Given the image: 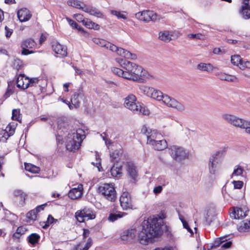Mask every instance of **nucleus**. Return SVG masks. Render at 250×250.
<instances>
[{
	"instance_id": "obj_43",
	"label": "nucleus",
	"mask_w": 250,
	"mask_h": 250,
	"mask_svg": "<svg viewBox=\"0 0 250 250\" xmlns=\"http://www.w3.org/2000/svg\"><path fill=\"white\" fill-rule=\"evenodd\" d=\"M81 3L82 2L78 0H69L67 2V3L69 6H71L78 9L82 8Z\"/></svg>"
},
{
	"instance_id": "obj_56",
	"label": "nucleus",
	"mask_w": 250,
	"mask_h": 250,
	"mask_svg": "<svg viewBox=\"0 0 250 250\" xmlns=\"http://www.w3.org/2000/svg\"><path fill=\"white\" fill-rule=\"evenodd\" d=\"M234 188L241 189L243 185V183L240 181H234L233 182Z\"/></svg>"
},
{
	"instance_id": "obj_32",
	"label": "nucleus",
	"mask_w": 250,
	"mask_h": 250,
	"mask_svg": "<svg viewBox=\"0 0 250 250\" xmlns=\"http://www.w3.org/2000/svg\"><path fill=\"white\" fill-rule=\"evenodd\" d=\"M83 23L87 28L94 30H99L100 25L88 19L83 20L82 21Z\"/></svg>"
},
{
	"instance_id": "obj_36",
	"label": "nucleus",
	"mask_w": 250,
	"mask_h": 250,
	"mask_svg": "<svg viewBox=\"0 0 250 250\" xmlns=\"http://www.w3.org/2000/svg\"><path fill=\"white\" fill-rule=\"evenodd\" d=\"M126 213L122 212H118L115 213H110L108 216V220L111 222H114L119 218L125 216Z\"/></svg>"
},
{
	"instance_id": "obj_33",
	"label": "nucleus",
	"mask_w": 250,
	"mask_h": 250,
	"mask_svg": "<svg viewBox=\"0 0 250 250\" xmlns=\"http://www.w3.org/2000/svg\"><path fill=\"white\" fill-rule=\"evenodd\" d=\"M240 13L243 19L247 20L250 18V7L244 5L242 6Z\"/></svg>"
},
{
	"instance_id": "obj_34",
	"label": "nucleus",
	"mask_w": 250,
	"mask_h": 250,
	"mask_svg": "<svg viewBox=\"0 0 250 250\" xmlns=\"http://www.w3.org/2000/svg\"><path fill=\"white\" fill-rule=\"evenodd\" d=\"M159 38L160 40L166 42H168L171 40V36L169 31H163L159 33Z\"/></svg>"
},
{
	"instance_id": "obj_59",
	"label": "nucleus",
	"mask_w": 250,
	"mask_h": 250,
	"mask_svg": "<svg viewBox=\"0 0 250 250\" xmlns=\"http://www.w3.org/2000/svg\"><path fill=\"white\" fill-rule=\"evenodd\" d=\"M163 190V186H158L154 187L153 189V192L155 194H158L162 192Z\"/></svg>"
},
{
	"instance_id": "obj_20",
	"label": "nucleus",
	"mask_w": 250,
	"mask_h": 250,
	"mask_svg": "<svg viewBox=\"0 0 250 250\" xmlns=\"http://www.w3.org/2000/svg\"><path fill=\"white\" fill-rule=\"evenodd\" d=\"M126 169L129 176L135 181L138 176L136 167L134 164L131 162H127Z\"/></svg>"
},
{
	"instance_id": "obj_6",
	"label": "nucleus",
	"mask_w": 250,
	"mask_h": 250,
	"mask_svg": "<svg viewBox=\"0 0 250 250\" xmlns=\"http://www.w3.org/2000/svg\"><path fill=\"white\" fill-rule=\"evenodd\" d=\"M168 152L172 158L177 162H181L188 158V153L183 147L171 146L168 148Z\"/></svg>"
},
{
	"instance_id": "obj_51",
	"label": "nucleus",
	"mask_w": 250,
	"mask_h": 250,
	"mask_svg": "<svg viewBox=\"0 0 250 250\" xmlns=\"http://www.w3.org/2000/svg\"><path fill=\"white\" fill-rule=\"evenodd\" d=\"M243 172V169L240 166H237V168H235L232 173L231 176H241L242 175Z\"/></svg>"
},
{
	"instance_id": "obj_28",
	"label": "nucleus",
	"mask_w": 250,
	"mask_h": 250,
	"mask_svg": "<svg viewBox=\"0 0 250 250\" xmlns=\"http://www.w3.org/2000/svg\"><path fill=\"white\" fill-rule=\"evenodd\" d=\"M214 67L209 63H206L201 62L197 65V69L202 71L211 72L214 69Z\"/></svg>"
},
{
	"instance_id": "obj_4",
	"label": "nucleus",
	"mask_w": 250,
	"mask_h": 250,
	"mask_svg": "<svg viewBox=\"0 0 250 250\" xmlns=\"http://www.w3.org/2000/svg\"><path fill=\"white\" fill-rule=\"evenodd\" d=\"M98 192L110 202H113L117 200V193L112 183L101 184L98 187Z\"/></svg>"
},
{
	"instance_id": "obj_29",
	"label": "nucleus",
	"mask_w": 250,
	"mask_h": 250,
	"mask_svg": "<svg viewBox=\"0 0 250 250\" xmlns=\"http://www.w3.org/2000/svg\"><path fill=\"white\" fill-rule=\"evenodd\" d=\"M16 83L17 87L22 89L28 88V83L25 82V77L24 75L21 74L18 77Z\"/></svg>"
},
{
	"instance_id": "obj_53",
	"label": "nucleus",
	"mask_w": 250,
	"mask_h": 250,
	"mask_svg": "<svg viewBox=\"0 0 250 250\" xmlns=\"http://www.w3.org/2000/svg\"><path fill=\"white\" fill-rule=\"evenodd\" d=\"M95 157H96V159L97 162L96 163L92 162V164L93 166H96L98 168L99 170L100 171V167L101 166V158H100V155L97 153V152H96V153L95 154Z\"/></svg>"
},
{
	"instance_id": "obj_52",
	"label": "nucleus",
	"mask_w": 250,
	"mask_h": 250,
	"mask_svg": "<svg viewBox=\"0 0 250 250\" xmlns=\"http://www.w3.org/2000/svg\"><path fill=\"white\" fill-rule=\"evenodd\" d=\"M111 13L112 15L116 16L118 18H122L123 19H125L126 18V16L125 15H124L123 13L119 11H117L116 10H111Z\"/></svg>"
},
{
	"instance_id": "obj_45",
	"label": "nucleus",
	"mask_w": 250,
	"mask_h": 250,
	"mask_svg": "<svg viewBox=\"0 0 250 250\" xmlns=\"http://www.w3.org/2000/svg\"><path fill=\"white\" fill-rule=\"evenodd\" d=\"M226 237L227 236H223L216 238L212 244L213 247H217L220 245H222L223 243L227 240Z\"/></svg>"
},
{
	"instance_id": "obj_41",
	"label": "nucleus",
	"mask_w": 250,
	"mask_h": 250,
	"mask_svg": "<svg viewBox=\"0 0 250 250\" xmlns=\"http://www.w3.org/2000/svg\"><path fill=\"white\" fill-rule=\"evenodd\" d=\"M250 228V221H244L241 223L240 226L238 229V230L240 232H245Z\"/></svg>"
},
{
	"instance_id": "obj_50",
	"label": "nucleus",
	"mask_w": 250,
	"mask_h": 250,
	"mask_svg": "<svg viewBox=\"0 0 250 250\" xmlns=\"http://www.w3.org/2000/svg\"><path fill=\"white\" fill-rule=\"evenodd\" d=\"M188 37L192 39H197L199 40H205L206 38V37L205 35H202L200 33L198 34H190L188 35Z\"/></svg>"
},
{
	"instance_id": "obj_23",
	"label": "nucleus",
	"mask_w": 250,
	"mask_h": 250,
	"mask_svg": "<svg viewBox=\"0 0 250 250\" xmlns=\"http://www.w3.org/2000/svg\"><path fill=\"white\" fill-rule=\"evenodd\" d=\"M54 51L62 57H65L67 55V47L59 43H56L52 45Z\"/></svg>"
},
{
	"instance_id": "obj_3",
	"label": "nucleus",
	"mask_w": 250,
	"mask_h": 250,
	"mask_svg": "<svg viewBox=\"0 0 250 250\" xmlns=\"http://www.w3.org/2000/svg\"><path fill=\"white\" fill-rule=\"evenodd\" d=\"M136 98L133 94L128 95L125 99L124 105L125 107L132 111L135 114L141 115H148L149 110L142 104L136 102Z\"/></svg>"
},
{
	"instance_id": "obj_27",
	"label": "nucleus",
	"mask_w": 250,
	"mask_h": 250,
	"mask_svg": "<svg viewBox=\"0 0 250 250\" xmlns=\"http://www.w3.org/2000/svg\"><path fill=\"white\" fill-rule=\"evenodd\" d=\"M216 76L221 80H224L228 82H237V78L233 75H228L226 73L220 72L217 73Z\"/></svg>"
},
{
	"instance_id": "obj_10",
	"label": "nucleus",
	"mask_w": 250,
	"mask_h": 250,
	"mask_svg": "<svg viewBox=\"0 0 250 250\" xmlns=\"http://www.w3.org/2000/svg\"><path fill=\"white\" fill-rule=\"evenodd\" d=\"M141 132L146 136L147 144L149 145L154 143L157 139H160L162 138L161 134L159 133L156 130L148 128L146 125L142 127Z\"/></svg>"
},
{
	"instance_id": "obj_63",
	"label": "nucleus",
	"mask_w": 250,
	"mask_h": 250,
	"mask_svg": "<svg viewBox=\"0 0 250 250\" xmlns=\"http://www.w3.org/2000/svg\"><path fill=\"white\" fill-rule=\"evenodd\" d=\"M13 90L11 89L8 88L5 93L4 95V97L6 99L13 93Z\"/></svg>"
},
{
	"instance_id": "obj_1",
	"label": "nucleus",
	"mask_w": 250,
	"mask_h": 250,
	"mask_svg": "<svg viewBox=\"0 0 250 250\" xmlns=\"http://www.w3.org/2000/svg\"><path fill=\"white\" fill-rule=\"evenodd\" d=\"M163 223L161 217L154 215L145 220L142 223V230L138 234V240L143 245L152 242L154 238L162 234Z\"/></svg>"
},
{
	"instance_id": "obj_5",
	"label": "nucleus",
	"mask_w": 250,
	"mask_h": 250,
	"mask_svg": "<svg viewBox=\"0 0 250 250\" xmlns=\"http://www.w3.org/2000/svg\"><path fill=\"white\" fill-rule=\"evenodd\" d=\"M222 118L228 124H230L236 127L241 129H245L247 127L250 121L241 118L234 114L229 113H224L222 115Z\"/></svg>"
},
{
	"instance_id": "obj_2",
	"label": "nucleus",
	"mask_w": 250,
	"mask_h": 250,
	"mask_svg": "<svg viewBox=\"0 0 250 250\" xmlns=\"http://www.w3.org/2000/svg\"><path fill=\"white\" fill-rule=\"evenodd\" d=\"M117 62L124 69L117 67L112 68L113 73L125 79L137 81L142 78H150L152 76L142 66L123 59H117Z\"/></svg>"
},
{
	"instance_id": "obj_55",
	"label": "nucleus",
	"mask_w": 250,
	"mask_h": 250,
	"mask_svg": "<svg viewBox=\"0 0 250 250\" xmlns=\"http://www.w3.org/2000/svg\"><path fill=\"white\" fill-rule=\"evenodd\" d=\"M5 37L6 38L8 39L11 37L12 34L13 33V29L8 28L7 26H5Z\"/></svg>"
},
{
	"instance_id": "obj_57",
	"label": "nucleus",
	"mask_w": 250,
	"mask_h": 250,
	"mask_svg": "<svg viewBox=\"0 0 250 250\" xmlns=\"http://www.w3.org/2000/svg\"><path fill=\"white\" fill-rule=\"evenodd\" d=\"M55 220L54 218L51 215H49L46 221V223L43 228H46L50 224L53 223V221Z\"/></svg>"
},
{
	"instance_id": "obj_61",
	"label": "nucleus",
	"mask_w": 250,
	"mask_h": 250,
	"mask_svg": "<svg viewBox=\"0 0 250 250\" xmlns=\"http://www.w3.org/2000/svg\"><path fill=\"white\" fill-rule=\"evenodd\" d=\"M27 48H22V50L21 51V54L24 55H27L30 54H32L33 53L32 51H29L27 49Z\"/></svg>"
},
{
	"instance_id": "obj_16",
	"label": "nucleus",
	"mask_w": 250,
	"mask_h": 250,
	"mask_svg": "<svg viewBox=\"0 0 250 250\" xmlns=\"http://www.w3.org/2000/svg\"><path fill=\"white\" fill-rule=\"evenodd\" d=\"M135 229H131L124 231L121 236V239L126 242L132 241L136 237L137 234H139Z\"/></svg>"
},
{
	"instance_id": "obj_47",
	"label": "nucleus",
	"mask_w": 250,
	"mask_h": 250,
	"mask_svg": "<svg viewBox=\"0 0 250 250\" xmlns=\"http://www.w3.org/2000/svg\"><path fill=\"white\" fill-rule=\"evenodd\" d=\"M91 15L94 16L97 18H103V14L97 8H91L89 13Z\"/></svg>"
},
{
	"instance_id": "obj_24",
	"label": "nucleus",
	"mask_w": 250,
	"mask_h": 250,
	"mask_svg": "<svg viewBox=\"0 0 250 250\" xmlns=\"http://www.w3.org/2000/svg\"><path fill=\"white\" fill-rule=\"evenodd\" d=\"M156 150L161 151L167 147V141L164 139H157L150 145Z\"/></svg>"
},
{
	"instance_id": "obj_12",
	"label": "nucleus",
	"mask_w": 250,
	"mask_h": 250,
	"mask_svg": "<svg viewBox=\"0 0 250 250\" xmlns=\"http://www.w3.org/2000/svg\"><path fill=\"white\" fill-rule=\"evenodd\" d=\"M162 102L168 107L174 108L179 112H183L185 110V106L183 104L167 95L164 96Z\"/></svg>"
},
{
	"instance_id": "obj_37",
	"label": "nucleus",
	"mask_w": 250,
	"mask_h": 250,
	"mask_svg": "<svg viewBox=\"0 0 250 250\" xmlns=\"http://www.w3.org/2000/svg\"><path fill=\"white\" fill-rule=\"evenodd\" d=\"M36 45V42L32 39L25 40L21 44V48H32Z\"/></svg>"
},
{
	"instance_id": "obj_62",
	"label": "nucleus",
	"mask_w": 250,
	"mask_h": 250,
	"mask_svg": "<svg viewBox=\"0 0 250 250\" xmlns=\"http://www.w3.org/2000/svg\"><path fill=\"white\" fill-rule=\"evenodd\" d=\"M21 65V62L20 60H19V59L15 60L14 65L15 66L17 69L18 70L20 68Z\"/></svg>"
},
{
	"instance_id": "obj_44",
	"label": "nucleus",
	"mask_w": 250,
	"mask_h": 250,
	"mask_svg": "<svg viewBox=\"0 0 250 250\" xmlns=\"http://www.w3.org/2000/svg\"><path fill=\"white\" fill-rule=\"evenodd\" d=\"M25 82L28 83V87L29 86H33L36 85L39 82V79L38 78H33L29 79L28 77H25Z\"/></svg>"
},
{
	"instance_id": "obj_19",
	"label": "nucleus",
	"mask_w": 250,
	"mask_h": 250,
	"mask_svg": "<svg viewBox=\"0 0 250 250\" xmlns=\"http://www.w3.org/2000/svg\"><path fill=\"white\" fill-rule=\"evenodd\" d=\"M83 185L80 184L78 188H72L68 193V197L73 200L77 199L81 197L83 193Z\"/></svg>"
},
{
	"instance_id": "obj_7",
	"label": "nucleus",
	"mask_w": 250,
	"mask_h": 250,
	"mask_svg": "<svg viewBox=\"0 0 250 250\" xmlns=\"http://www.w3.org/2000/svg\"><path fill=\"white\" fill-rule=\"evenodd\" d=\"M104 47L113 52H116L118 55L125 58L132 60H135L137 58L136 54H132L123 48L118 47L109 42H107Z\"/></svg>"
},
{
	"instance_id": "obj_22",
	"label": "nucleus",
	"mask_w": 250,
	"mask_h": 250,
	"mask_svg": "<svg viewBox=\"0 0 250 250\" xmlns=\"http://www.w3.org/2000/svg\"><path fill=\"white\" fill-rule=\"evenodd\" d=\"M83 96V91L81 89L78 90L75 92L71 97V101L73 105L76 108L80 106V100Z\"/></svg>"
},
{
	"instance_id": "obj_18",
	"label": "nucleus",
	"mask_w": 250,
	"mask_h": 250,
	"mask_svg": "<svg viewBox=\"0 0 250 250\" xmlns=\"http://www.w3.org/2000/svg\"><path fill=\"white\" fill-rule=\"evenodd\" d=\"M68 123L64 119H59L58 121L57 135L59 136H62L65 132H67Z\"/></svg>"
},
{
	"instance_id": "obj_8",
	"label": "nucleus",
	"mask_w": 250,
	"mask_h": 250,
	"mask_svg": "<svg viewBox=\"0 0 250 250\" xmlns=\"http://www.w3.org/2000/svg\"><path fill=\"white\" fill-rule=\"evenodd\" d=\"M75 216L79 222H84L94 219L96 217V214L92 209L86 207L82 210L77 211Z\"/></svg>"
},
{
	"instance_id": "obj_48",
	"label": "nucleus",
	"mask_w": 250,
	"mask_h": 250,
	"mask_svg": "<svg viewBox=\"0 0 250 250\" xmlns=\"http://www.w3.org/2000/svg\"><path fill=\"white\" fill-rule=\"evenodd\" d=\"M93 42L101 47H104L106 45L107 43L106 41L99 38H94L93 39Z\"/></svg>"
},
{
	"instance_id": "obj_9",
	"label": "nucleus",
	"mask_w": 250,
	"mask_h": 250,
	"mask_svg": "<svg viewBox=\"0 0 250 250\" xmlns=\"http://www.w3.org/2000/svg\"><path fill=\"white\" fill-rule=\"evenodd\" d=\"M220 151H217L212 154L209 158L208 168L210 174L215 175L218 171L220 165L222 163L221 160L219 158Z\"/></svg>"
},
{
	"instance_id": "obj_49",
	"label": "nucleus",
	"mask_w": 250,
	"mask_h": 250,
	"mask_svg": "<svg viewBox=\"0 0 250 250\" xmlns=\"http://www.w3.org/2000/svg\"><path fill=\"white\" fill-rule=\"evenodd\" d=\"M37 213L35 209H33L26 214V217L30 220H35L37 218Z\"/></svg>"
},
{
	"instance_id": "obj_31",
	"label": "nucleus",
	"mask_w": 250,
	"mask_h": 250,
	"mask_svg": "<svg viewBox=\"0 0 250 250\" xmlns=\"http://www.w3.org/2000/svg\"><path fill=\"white\" fill-rule=\"evenodd\" d=\"M40 239V236L36 233L29 235L27 237L28 242L32 246H35L38 243Z\"/></svg>"
},
{
	"instance_id": "obj_21",
	"label": "nucleus",
	"mask_w": 250,
	"mask_h": 250,
	"mask_svg": "<svg viewBox=\"0 0 250 250\" xmlns=\"http://www.w3.org/2000/svg\"><path fill=\"white\" fill-rule=\"evenodd\" d=\"M17 16L21 22H25L30 20L32 15L29 10L25 8L19 10Z\"/></svg>"
},
{
	"instance_id": "obj_42",
	"label": "nucleus",
	"mask_w": 250,
	"mask_h": 250,
	"mask_svg": "<svg viewBox=\"0 0 250 250\" xmlns=\"http://www.w3.org/2000/svg\"><path fill=\"white\" fill-rule=\"evenodd\" d=\"M12 119L21 122V117L20 114V110L18 109H14L12 111Z\"/></svg>"
},
{
	"instance_id": "obj_14",
	"label": "nucleus",
	"mask_w": 250,
	"mask_h": 250,
	"mask_svg": "<svg viewBox=\"0 0 250 250\" xmlns=\"http://www.w3.org/2000/svg\"><path fill=\"white\" fill-rule=\"evenodd\" d=\"M141 90H143L145 94L148 97H150L157 101H162L164 95L162 92L159 90L155 89L152 87H148L146 86H143Z\"/></svg>"
},
{
	"instance_id": "obj_30",
	"label": "nucleus",
	"mask_w": 250,
	"mask_h": 250,
	"mask_svg": "<svg viewBox=\"0 0 250 250\" xmlns=\"http://www.w3.org/2000/svg\"><path fill=\"white\" fill-rule=\"evenodd\" d=\"M110 173L113 177L120 176L122 174V166L114 164L110 168Z\"/></svg>"
},
{
	"instance_id": "obj_26",
	"label": "nucleus",
	"mask_w": 250,
	"mask_h": 250,
	"mask_svg": "<svg viewBox=\"0 0 250 250\" xmlns=\"http://www.w3.org/2000/svg\"><path fill=\"white\" fill-rule=\"evenodd\" d=\"M14 194L17 200H19V204L23 206L27 198V194L21 190H15Z\"/></svg>"
},
{
	"instance_id": "obj_13",
	"label": "nucleus",
	"mask_w": 250,
	"mask_h": 250,
	"mask_svg": "<svg viewBox=\"0 0 250 250\" xmlns=\"http://www.w3.org/2000/svg\"><path fill=\"white\" fill-rule=\"evenodd\" d=\"M81 141L77 140L73 134L68 133L66 140V148L67 150L72 151L79 149Z\"/></svg>"
},
{
	"instance_id": "obj_60",
	"label": "nucleus",
	"mask_w": 250,
	"mask_h": 250,
	"mask_svg": "<svg viewBox=\"0 0 250 250\" xmlns=\"http://www.w3.org/2000/svg\"><path fill=\"white\" fill-rule=\"evenodd\" d=\"M231 245H232V243L231 241H226L224 242V243H223L222 244V245H221V248H223V249H228V248H229L231 246Z\"/></svg>"
},
{
	"instance_id": "obj_35",
	"label": "nucleus",
	"mask_w": 250,
	"mask_h": 250,
	"mask_svg": "<svg viewBox=\"0 0 250 250\" xmlns=\"http://www.w3.org/2000/svg\"><path fill=\"white\" fill-rule=\"evenodd\" d=\"M24 167L26 171L33 173H38L40 170L39 167L29 163H24Z\"/></svg>"
},
{
	"instance_id": "obj_39",
	"label": "nucleus",
	"mask_w": 250,
	"mask_h": 250,
	"mask_svg": "<svg viewBox=\"0 0 250 250\" xmlns=\"http://www.w3.org/2000/svg\"><path fill=\"white\" fill-rule=\"evenodd\" d=\"M27 229L24 226H21L17 228L16 232L13 234V237L19 239L21 235L23 234L26 231Z\"/></svg>"
},
{
	"instance_id": "obj_17",
	"label": "nucleus",
	"mask_w": 250,
	"mask_h": 250,
	"mask_svg": "<svg viewBox=\"0 0 250 250\" xmlns=\"http://www.w3.org/2000/svg\"><path fill=\"white\" fill-rule=\"evenodd\" d=\"M17 124L10 123L6 126L5 130L2 131V136L1 137V140L6 141L10 136H12L15 131Z\"/></svg>"
},
{
	"instance_id": "obj_15",
	"label": "nucleus",
	"mask_w": 250,
	"mask_h": 250,
	"mask_svg": "<svg viewBox=\"0 0 250 250\" xmlns=\"http://www.w3.org/2000/svg\"><path fill=\"white\" fill-rule=\"evenodd\" d=\"M121 206L124 210L132 208V201L130 195L128 192H123L120 198Z\"/></svg>"
},
{
	"instance_id": "obj_40",
	"label": "nucleus",
	"mask_w": 250,
	"mask_h": 250,
	"mask_svg": "<svg viewBox=\"0 0 250 250\" xmlns=\"http://www.w3.org/2000/svg\"><path fill=\"white\" fill-rule=\"evenodd\" d=\"M231 62L234 65L238 66L239 64H243V60H242L240 56L238 55H235L232 56L231 57Z\"/></svg>"
},
{
	"instance_id": "obj_46",
	"label": "nucleus",
	"mask_w": 250,
	"mask_h": 250,
	"mask_svg": "<svg viewBox=\"0 0 250 250\" xmlns=\"http://www.w3.org/2000/svg\"><path fill=\"white\" fill-rule=\"evenodd\" d=\"M66 20H67V21L68 22L69 25L70 26H71L72 27L77 29L80 31L84 32V30H83V29L82 27H80L78 25V24L74 21H73L68 18H67Z\"/></svg>"
},
{
	"instance_id": "obj_58",
	"label": "nucleus",
	"mask_w": 250,
	"mask_h": 250,
	"mask_svg": "<svg viewBox=\"0 0 250 250\" xmlns=\"http://www.w3.org/2000/svg\"><path fill=\"white\" fill-rule=\"evenodd\" d=\"M92 239L91 238H89L85 244L84 247L83 248V250H88L92 245Z\"/></svg>"
},
{
	"instance_id": "obj_25",
	"label": "nucleus",
	"mask_w": 250,
	"mask_h": 250,
	"mask_svg": "<svg viewBox=\"0 0 250 250\" xmlns=\"http://www.w3.org/2000/svg\"><path fill=\"white\" fill-rule=\"evenodd\" d=\"M246 216L245 212L241 208L236 207L230 213V216L233 219H240Z\"/></svg>"
},
{
	"instance_id": "obj_54",
	"label": "nucleus",
	"mask_w": 250,
	"mask_h": 250,
	"mask_svg": "<svg viewBox=\"0 0 250 250\" xmlns=\"http://www.w3.org/2000/svg\"><path fill=\"white\" fill-rule=\"evenodd\" d=\"M110 159L112 162H114L116 161V159L119 156V151L117 150L114 151L113 152L111 153L110 154Z\"/></svg>"
},
{
	"instance_id": "obj_11",
	"label": "nucleus",
	"mask_w": 250,
	"mask_h": 250,
	"mask_svg": "<svg viewBox=\"0 0 250 250\" xmlns=\"http://www.w3.org/2000/svg\"><path fill=\"white\" fill-rule=\"evenodd\" d=\"M136 17L140 20L145 22H148L149 21H160V17L153 11L146 10L142 12H139L135 14Z\"/></svg>"
},
{
	"instance_id": "obj_38",
	"label": "nucleus",
	"mask_w": 250,
	"mask_h": 250,
	"mask_svg": "<svg viewBox=\"0 0 250 250\" xmlns=\"http://www.w3.org/2000/svg\"><path fill=\"white\" fill-rule=\"evenodd\" d=\"M84 131L82 129H78L76 130V131H73L70 134H73L75 137L76 138L77 140H80L82 142L83 140L85 137Z\"/></svg>"
},
{
	"instance_id": "obj_64",
	"label": "nucleus",
	"mask_w": 250,
	"mask_h": 250,
	"mask_svg": "<svg viewBox=\"0 0 250 250\" xmlns=\"http://www.w3.org/2000/svg\"><path fill=\"white\" fill-rule=\"evenodd\" d=\"M241 66L244 68H250V62H249V61L244 62L243 60V64H241Z\"/></svg>"
}]
</instances>
